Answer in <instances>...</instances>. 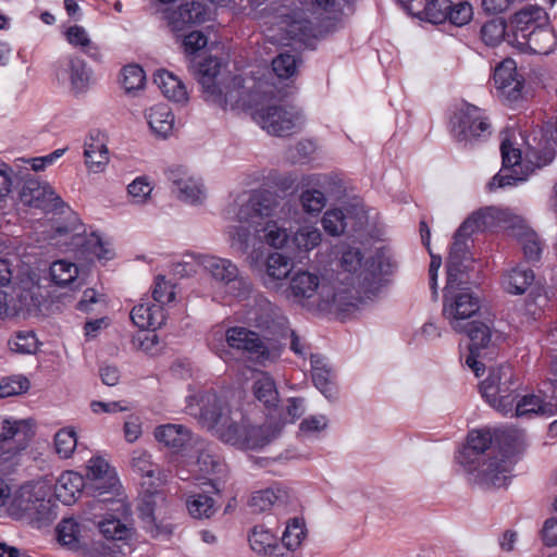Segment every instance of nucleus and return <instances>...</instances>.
<instances>
[{"label":"nucleus","instance_id":"44","mask_svg":"<svg viewBox=\"0 0 557 557\" xmlns=\"http://www.w3.org/2000/svg\"><path fill=\"white\" fill-rule=\"evenodd\" d=\"M119 83L127 96L136 97L146 87V73L138 64H126L121 69Z\"/></svg>","mask_w":557,"mask_h":557},{"label":"nucleus","instance_id":"14","mask_svg":"<svg viewBox=\"0 0 557 557\" xmlns=\"http://www.w3.org/2000/svg\"><path fill=\"white\" fill-rule=\"evenodd\" d=\"M252 120L268 134L288 136L301 129L305 123L302 113L284 104L256 106Z\"/></svg>","mask_w":557,"mask_h":557},{"label":"nucleus","instance_id":"2","mask_svg":"<svg viewBox=\"0 0 557 557\" xmlns=\"http://www.w3.org/2000/svg\"><path fill=\"white\" fill-rule=\"evenodd\" d=\"M290 211L288 201L269 190L238 195L224 210L231 247L242 253L262 244L287 249L292 231L286 222Z\"/></svg>","mask_w":557,"mask_h":557},{"label":"nucleus","instance_id":"41","mask_svg":"<svg viewBox=\"0 0 557 557\" xmlns=\"http://www.w3.org/2000/svg\"><path fill=\"white\" fill-rule=\"evenodd\" d=\"M534 280L533 270L519 264L503 274L502 287L508 294L522 295L533 284Z\"/></svg>","mask_w":557,"mask_h":557},{"label":"nucleus","instance_id":"35","mask_svg":"<svg viewBox=\"0 0 557 557\" xmlns=\"http://www.w3.org/2000/svg\"><path fill=\"white\" fill-rule=\"evenodd\" d=\"M322 240L320 230L312 224H302L290 232L288 250L294 255H307L317 248Z\"/></svg>","mask_w":557,"mask_h":557},{"label":"nucleus","instance_id":"40","mask_svg":"<svg viewBox=\"0 0 557 557\" xmlns=\"http://www.w3.org/2000/svg\"><path fill=\"white\" fill-rule=\"evenodd\" d=\"M249 544L257 554L268 557H290L289 554L282 552L277 544L275 535L268 529L257 525L249 535Z\"/></svg>","mask_w":557,"mask_h":557},{"label":"nucleus","instance_id":"30","mask_svg":"<svg viewBox=\"0 0 557 557\" xmlns=\"http://www.w3.org/2000/svg\"><path fill=\"white\" fill-rule=\"evenodd\" d=\"M153 436L159 444L172 449L174 453L187 450L196 442L190 431L182 424H162L154 429Z\"/></svg>","mask_w":557,"mask_h":557},{"label":"nucleus","instance_id":"25","mask_svg":"<svg viewBox=\"0 0 557 557\" xmlns=\"http://www.w3.org/2000/svg\"><path fill=\"white\" fill-rule=\"evenodd\" d=\"M221 62L216 58L208 57L198 62L196 66V74L201 84L206 97V101L210 103H225L222 98L221 82L224 77L218 78L221 75Z\"/></svg>","mask_w":557,"mask_h":557},{"label":"nucleus","instance_id":"47","mask_svg":"<svg viewBox=\"0 0 557 557\" xmlns=\"http://www.w3.org/2000/svg\"><path fill=\"white\" fill-rule=\"evenodd\" d=\"M154 189V182L148 175L136 176L126 187L129 202L135 206H145L151 198Z\"/></svg>","mask_w":557,"mask_h":557},{"label":"nucleus","instance_id":"32","mask_svg":"<svg viewBox=\"0 0 557 557\" xmlns=\"http://www.w3.org/2000/svg\"><path fill=\"white\" fill-rule=\"evenodd\" d=\"M163 500L162 495L152 494L144 498L138 506L139 517L145 529L154 537L168 536L172 533L170 523L158 520L157 507Z\"/></svg>","mask_w":557,"mask_h":557},{"label":"nucleus","instance_id":"24","mask_svg":"<svg viewBox=\"0 0 557 557\" xmlns=\"http://www.w3.org/2000/svg\"><path fill=\"white\" fill-rule=\"evenodd\" d=\"M331 178L326 174H310L302 176L300 185V203L305 212L319 214L326 205V198L321 189H325Z\"/></svg>","mask_w":557,"mask_h":557},{"label":"nucleus","instance_id":"53","mask_svg":"<svg viewBox=\"0 0 557 557\" xmlns=\"http://www.w3.org/2000/svg\"><path fill=\"white\" fill-rule=\"evenodd\" d=\"M174 299L175 285L171 281L165 280L164 276H157L151 300L162 307L165 304L172 302Z\"/></svg>","mask_w":557,"mask_h":557},{"label":"nucleus","instance_id":"9","mask_svg":"<svg viewBox=\"0 0 557 557\" xmlns=\"http://www.w3.org/2000/svg\"><path fill=\"white\" fill-rule=\"evenodd\" d=\"M209 346L225 361L231 356L228 349L242 351L259 364L272 362L280 356L277 348L271 346L257 332L245 326H232L225 331H213L209 338Z\"/></svg>","mask_w":557,"mask_h":557},{"label":"nucleus","instance_id":"21","mask_svg":"<svg viewBox=\"0 0 557 557\" xmlns=\"http://www.w3.org/2000/svg\"><path fill=\"white\" fill-rule=\"evenodd\" d=\"M255 83L249 79L246 81L242 76H233L231 78H223L221 82L222 98L225 103H213L223 110L227 109H251L253 102L257 101L258 92L252 90Z\"/></svg>","mask_w":557,"mask_h":557},{"label":"nucleus","instance_id":"46","mask_svg":"<svg viewBox=\"0 0 557 557\" xmlns=\"http://www.w3.org/2000/svg\"><path fill=\"white\" fill-rule=\"evenodd\" d=\"M306 537L307 529L304 519L297 517L289 519L282 534V550L285 548V554L292 557V553L300 548Z\"/></svg>","mask_w":557,"mask_h":557},{"label":"nucleus","instance_id":"1","mask_svg":"<svg viewBox=\"0 0 557 557\" xmlns=\"http://www.w3.org/2000/svg\"><path fill=\"white\" fill-rule=\"evenodd\" d=\"M336 272L323 273L296 270L282 296L307 312L345 319L379 296L396 273L398 262L388 247L377 248L367 257L360 247L342 244L336 250Z\"/></svg>","mask_w":557,"mask_h":557},{"label":"nucleus","instance_id":"58","mask_svg":"<svg viewBox=\"0 0 557 557\" xmlns=\"http://www.w3.org/2000/svg\"><path fill=\"white\" fill-rule=\"evenodd\" d=\"M84 250L90 256V259L96 258L98 260H109L112 256L111 250L106 247L101 237L95 233H91L84 243Z\"/></svg>","mask_w":557,"mask_h":557},{"label":"nucleus","instance_id":"18","mask_svg":"<svg viewBox=\"0 0 557 557\" xmlns=\"http://www.w3.org/2000/svg\"><path fill=\"white\" fill-rule=\"evenodd\" d=\"M168 182L176 197L189 205H200L207 198L202 180L182 164H172L164 171Z\"/></svg>","mask_w":557,"mask_h":557},{"label":"nucleus","instance_id":"61","mask_svg":"<svg viewBox=\"0 0 557 557\" xmlns=\"http://www.w3.org/2000/svg\"><path fill=\"white\" fill-rule=\"evenodd\" d=\"M208 44L207 37L203 33L194 30L184 37L183 45L185 52L194 54L198 50L205 48Z\"/></svg>","mask_w":557,"mask_h":557},{"label":"nucleus","instance_id":"11","mask_svg":"<svg viewBox=\"0 0 557 557\" xmlns=\"http://www.w3.org/2000/svg\"><path fill=\"white\" fill-rule=\"evenodd\" d=\"M52 487L44 481L26 483L11 492L8 515L15 519L48 520L52 515Z\"/></svg>","mask_w":557,"mask_h":557},{"label":"nucleus","instance_id":"43","mask_svg":"<svg viewBox=\"0 0 557 557\" xmlns=\"http://www.w3.org/2000/svg\"><path fill=\"white\" fill-rule=\"evenodd\" d=\"M51 281L58 286H71L73 288L82 285V276L76 263L60 259L50 265Z\"/></svg>","mask_w":557,"mask_h":557},{"label":"nucleus","instance_id":"7","mask_svg":"<svg viewBox=\"0 0 557 557\" xmlns=\"http://www.w3.org/2000/svg\"><path fill=\"white\" fill-rule=\"evenodd\" d=\"M465 237L469 240L474 232L493 227H503L521 244L525 259L537 261L541 258L543 244L527 221L508 208L488 207L472 213L466 221H471Z\"/></svg>","mask_w":557,"mask_h":557},{"label":"nucleus","instance_id":"19","mask_svg":"<svg viewBox=\"0 0 557 557\" xmlns=\"http://www.w3.org/2000/svg\"><path fill=\"white\" fill-rule=\"evenodd\" d=\"M86 469V485L88 491H92V499L121 495L116 471L104 458L100 456L90 458Z\"/></svg>","mask_w":557,"mask_h":557},{"label":"nucleus","instance_id":"55","mask_svg":"<svg viewBox=\"0 0 557 557\" xmlns=\"http://www.w3.org/2000/svg\"><path fill=\"white\" fill-rule=\"evenodd\" d=\"M131 466L134 471L143 476L153 478L154 466L151 461V455L145 449H135L132 454Z\"/></svg>","mask_w":557,"mask_h":557},{"label":"nucleus","instance_id":"29","mask_svg":"<svg viewBox=\"0 0 557 557\" xmlns=\"http://www.w3.org/2000/svg\"><path fill=\"white\" fill-rule=\"evenodd\" d=\"M107 135L101 131H91L84 144V157L87 168L95 172H102L110 160Z\"/></svg>","mask_w":557,"mask_h":557},{"label":"nucleus","instance_id":"38","mask_svg":"<svg viewBox=\"0 0 557 557\" xmlns=\"http://www.w3.org/2000/svg\"><path fill=\"white\" fill-rule=\"evenodd\" d=\"M351 211L342 209L327 210L322 219V225L325 232L332 236H338L343 234L349 226L351 230L358 231L362 227L366 220L362 214L356 223H351Z\"/></svg>","mask_w":557,"mask_h":557},{"label":"nucleus","instance_id":"16","mask_svg":"<svg viewBox=\"0 0 557 557\" xmlns=\"http://www.w3.org/2000/svg\"><path fill=\"white\" fill-rule=\"evenodd\" d=\"M462 333H466L470 341L465 363L474 372L475 376H480L484 371V363L481 359L487 355L486 350L491 349L500 338V334L494 330L491 320H471Z\"/></svg>","mask_w":557,"mask_h":557},{"label":"nucleus","instance_id":"34","mask_svg":"<svg viewBox=\"0 0 557 557\" xmlns=\"http://www.w3.org/2000/svg\"><path fill=\"white\" fill-rule=\"evenodd\" d=\"M153 81L170 101L177 104H186L189 100V94L184 82L168 70H158L154 73Z\"/></svg>","mask_w":557,"mask_h":557},{"label":"nucleus","instance_id":"36","mask_svg":"<svg viewBox=\"0 0 557 557\" xmlns=\"http://www.w3.org/2000/svg\"><path fill=\"white\" fill-rule=\"evenodd\" d=\"M145 117L151 132L160 138H166L172 134L174 115L165 103H158L148 108Z\"/></svg>","mask_w":557,"mask_h":557},{"label":"nucleus","instance_id":"50","mask_svg":"<svg viewBox=\"0 0 557 557\" xmlns=\"http://www.w3.org/2000/svg\"><path fill=\"white\" fill-rule=\"evenodd\" d=\"M55 454L61 459L72 457L77 447V433L73 426L60 429L53 436Z\"/></svg>","mask_w":557,"mask_h":557},{"label":"nucleus","instance_id":"20","mask_svg":"<svg viewBox=\"0 0 557 557\" xmlns=\"http://www.w3.org/2000/svg\"><path fill=\"white\" fill-rule=\"evenodd\" d=\"M54 74L59 84L69 87L75 95L86 92L91 85L92 71L86 61L77 55L60 59Z\"/></svg>","mask_w":557,"mask_h":557},{"label":"nucleus","instance_id":"15","mask_svg":"<svg viewBox=\"0 0 557 557\" xmlns=\"http://www.w3.org/2000/svg\"><path fill=\"white\" fill-rule=\"evenodd\" d=\"M454 138L465 146L486 138L491 134V123L485 111L473 104L460 106L450 119Z\"/></svg>","mask_w":557,"mask_h":557},{"label":"nucleus","instance_id":"51","mask_svg":"<svg viewBox=\"0 0 557 557\" xmlns=\"http://www.w3.org/2000/svg\"><path fill=\"white\" fill-rule=\"evenodd\" d=\"M508 35L506 34V23L500 18L487 21L481 28V38L490 47H495L505 39L508 41Z\"/></svg>","mask_w":557,"mask_h":557},{"label":"nucleus","instance_id":"45","mask_svg":"<svg viewBox=\"0 0 557 557\" xmlns=\"http://www.w3.org/2000/svg\"><path fill=\"white\" fill-rule=\"evenodd\" d=\"M311 375L315 387L326 397L333 396L332 369L327 361L319 356H310Z\"/></svg>","mask_w":557,"mask_h":557},{"label":"nucleus","instance_id":"13","mask_svg":"<svg viewBox=\"0 0 557 557\" xmlns=\"http://www.w3.org/2000/svg\"><path fill=\"white\" fill-rule=\"evenodd\" d=\"M519 379L508 364L491 368L488 375L480 384V391L485 400L503 414L513 412Z\"/></svg>","mask_w":557,"mask_h":557},{"label":"nucleus","instance_id":"62","mask_svg":"<svg viewBox=\"0 0 557 557\" xmlns=\"http://www.w3.org/2000/svg\"><path fill=\"white\" fill-rule=\"evenodd\" d=\"M306 410L305 399L300 397L288 398L285 409V422L293 423L300 418Z\"/></svg>","mask_w":557,"mask_h":557},{"label":"nucleus","instance_id":"22","mask_svg":"<svg viewBox=\"0 0 557 557\" xmlns=\"http://www.w3.org/2000/svg\"><path fill=\"white\" fill-rule=\"evenodd\" d=\"M295 264L292 257L273 251L270 252L264 261V272L262 283L269 290L281 293L286 287V281L293 275Z\"/></svg>","mask_w":557,"mask_h":557},{"label":"nucleus","instance_id":"5","mask_svg":"<svg viewBox=\"0 0 557 557\" xmlns=\"http://www.w3.org/2000/svg\"><path fill=\"white\" fill-rule=\"evenodd\" d=\"M465 221L457 230L447 260V281L444 288L443 317L457 333L466 331V326L480 310V298L466 286L467 272L473 262L469 255L468 239L465 232L471 225Z\"/></svg>","mask_w":557,"mask_h":557},{"label":"nucleus","instance_id":"59","mask_svg":"<svg viewBox=\"0 0 557 557\" xmlns=\"http://www.w3.org/2000/svg\"><path fill=\"white\" fill-rule=\"evenodd\" d=\"M65 152V149H57L53 152L36 158L29 159H17L15 164L16 166H23L25 164H29L32 170L35 172L42 171L46 168L52 165L59 158H61Z\"/></svg>","mask_w":557,"mask_h":557},{"label":"nucleus","instance_id":"63","mask_svg":"<svg viewBox=\"0 0 557 557\" xmlns=\"http://www.w3.org/2000/svg\"><path fill=\"white\" fill-rule=\"evenodd\" d=\"M90 409L94 413H116L127 410V407L122 401H100L94 400L90 403Z\"/></svg>","mask_w":557,"mask_h":557},{"label":"nucleus","instance_id":"54","mask_svg":"<svg viewBox=\"0 0 557 557\" xmlns=\"http://www.w3.org/2000/svg\"><path fill=\"white\" fill-rule=\"evenodd\" d=\"M38 288V277L28 275L26 278H22L16 287V290H21L18 294L20 305L15 308V311L23 310L34 302V290Z\"/></svg>","mask_w":557,"mask_h":557},{"label":"nucleus","instance_id":"49","mask_svg":"<svg viewBox=\"0 0 557 557\" xmlns=\"http://www.w3.org/2000/svg\"><path fill=\"white\" fill-rule=\"evenodd\" d=\"M190 448L195 449V453L197 454V459L193 463V471L202 474H211L222 468V465L214 458L203 441L197 438Z\"/></svg>","mask_w":557,"mask_h":557},{"label":"nucleus","instance_id":"48","mask_svg":"<svg viewBox=\"0 0 557 557\" xmlns=\"http://www.w3.org/2000/svg\"><path fill=\"white\" fill-rule=\"evenodd\" d=\"M255 397L267 408L276 407L278 392L274 380L268 373H260L253 383Z\"/></svg>","mask_w":557,"mask_h":557},{"label":"nucleus","instance_id":"39","mask_svg":"<svg viewBox=\"0 0 557 557\" xmlns=\"http://www.w3.org/2000/svg\"><path fill=\"white\" fill-rule=\"evenodd\" d=\"M287 500L288 491L285 487L275 484L251 493L248 505L252 511L263 512L271 509L274 505L284 504Z\"/></svg>","mask_w":557,"mask_h":557},{"label":"nucleus","instance_id":"37","mask_svg":"<svg viewBox=\"0 0 557 557\" xmlns=\"http://www.w3.org/2000/svg\"><path fill=\"white\" fill-rule=\"evenodd\" d=\"M85 486L87 487L85 479L79 473L65 471L54 485V495L61 503L71 505L75 503Z\"/></svg>","mask_w":557,"mask_h":557},{"label":"nucleus","instance_id":"26","mask_svg":"<svg viewBox=\"0 0 557 557\" xmlns=\"http://www.w3.org/2000/svg\"><path fill=\"white\" fill-rule=\"evenodd\" d=\"M210 9L198 1L181 5L177 10L164 12V20L174 33L191 25L202 24L210 18Z\"/></svg>","mask_w":557,"mask_h":557},{"label":"nucleus","instance_id":"64","mask_svg":"<svg viewBox=\"0 0 557 557\" xmlns=\"http://www.w3.org/2000/svg\"><path fill=\"white\" fill-rule=\"evenodd\" d=\"M542 540L546 546H557V519L549 518L544 522Z\"/></svg>","mask_w":557,"mask_h":557},{"label":"nucleus","instance_id":"56","mask_svg":"<svg viewBox=\"0 0 557 557\" xmlns=\"http://www.w3.org/2000/svg\"><path fill=\"white\" fill-rule=\"evenodd\" d=\"M38 341L32 331L18 332L10 342L13 351L21 354H34L37 350Z\"/></svg>","mask_w":557,"mask_h":557},{"label":"nucleus","instance_id":"52","mask_svg":"<svg viewBox=\"0 0 557 557\" xmlns=\"http://www.w3.org/2000/svg\"><path fill=\"white\" fill-rule=\"evenodd\" d=\"M329 426V418L318 413L305 418L299 424V433L306 437H318Z\"/></svg>","mask_w":557,"mask_h":557},{"label":"nucleus","instance_id":"27","mask_svg":"<svg viewBox=\"0 0 557 557\" xmlns=\"http://www.w3.org/2000/svg\"><path fill=\"white\" fill-rule=\"evenodd\" d=\"M21 201L29 207L48 209L63 212L65 203L49 184H41L35 180L25 182L21 191Z\"/></svg>","mask_w":557,"mask_h":557},{"label":"nucleus","instance_id":"3","mask_svg":"<svg viewBox=\"0 0 557 557\" xmlns=\"http://www.w3.org/2000/svg\"><path fill=\"white\" fill-rule=\"evenodd\" d=\"M525 444L523 431L515 428L472 430L455 456L460 472L471 484L481 487L506 486L511 478L515 455Z\"/></svg>","mask_w":557,"mask_h":557},{"label":"nucleus","instance_id":"4","mask_svg":"<svg viewBox=\"0 0 557 557\" xmlns=\"http://www.w3.org/2000/svg\"><path fill=\"white\" fill-rule=\"evenodd\" d=\"M187 412L213 432L222 442L242 449H259L275 440L281 426L264 424L248 426L240 411L230 406L214 393H206L199 399L191 398Z\"/></svg>","mask_w":557,"mask_h":557},{"label":"nucleus","instance_id":"8","mask_svg":"<svg viewBox=\"0 0 557 557\" xmlns=\"http://www.w3.org/2000/svg\"><path fill=\"white\" fill-rule=\"evenodd\" d=\"M513 29L508 44L521 52L548 54L557 46V37L548 22L545 10L529 5L518 11L512 18Z\"/></svg>","mask_w":557,"mask_h":557},{"label":"nucleus","instance_id":"33","mask_svg":"<svg viewBox=\"0 0 557 557\" xmlns=\"http://www.w3.org/2000/svg\"><path fill=\"white\" fill-rule=\"evenodd\" d=\"M91 523L85 521L84 511L79 519L64 518L57 527L58 542L70 548H77L83 540L90 536Z\"/></svg>","mask_w":557,"mask_h":557},{"label":"nucleus","instance_id":"60","mask_svg":"<svg viewBox=\"0 0 557 557\" xmlns=\"http://www.w3.org/2000/svg\"><path fill=\"white\" fill-rule=\"evenodd\" d=\"M27 388L28 381L26 379H2L0 380V398L18 395L25 392Z\"/></svg>","mask_w":557,"mask_h":557},{"label":"nucleus","instance_id":"23","mask_svg":"<svg viewBox=\"0 0 557 557\" xmlns=\"http://www.w3.org/2000/svg\"><path fill=\"white\" fill-rule=\"evenodd\" d=\"M220 493V488L212 479L203 482L201 486L190 491L186 496V508L194 519H209L218 510L214 495Z\"/></svg>","mask_w":557,"mask_h":557},{"label":"nucleus","instance_id":"28","mask_svg":"<svg viewBox=\"0 0 557 557\" xmlns=\"http://www.w3.org/2000/svg\"><path fill=\"white\" fill-rule=\"evenodd\" d=\"M494 83L500 97L509 101L520 98L523 82L517 73V64L512 59H505L494 71Z\"/></svg>","mask_w":557,"mask_h":557},{"label":"nucleus","instance_id":"10","mask_svg":"<svg viewBox=\"0 0 557 557\" xmlns=\"http://www.w3.org/2000/svg\"><path fill=\"white\" fill-rule=\"evenodd\" d=\"M129 513V506L121 495L92 499L84 508L85 521L111 541L131 539L132 528L126 522Z\"/></svg>","mask_w":557,"mask_h":557},{"label":"nucleus","instance_id":"42","mask_svg":"<svg viewBox=\"0 0 557 557\" xmlns=\"http://www.w3.org/2000/svg\"><path fill=\"white\" fill-rule=\"evenodd\" d=\"M65 38L67 42L74 47L79 49L83 53H85L90 60L95 62H101L103 59V54L101 52V48L98 44L94 42L86 30L85 27L81 25L70 26L65 33Z\"/></svg>","mask_w":557,"mask_h":557},{"label":"nucleus","instance_id":"17","mask_svg":"<svg viewBox=\"0 0 557 557\" xmlns=\"http://www.w3.org/2000/svg\"><path fill=\"white\" fill-rule=\"evenodd\" d=\"M33 419L0 416V461L5 462L23 449L35 434Z\"/></svg>","mask_w":557,"mask_h":557},{"label":"nucleus","instance_id":"6","mask_svg":"<svg viewBox=\"0 0 557 557\" xmlns=\"http://www.w3.org/2000/svg\"><path fill=\"white\" fill-rule=\"evenodd\" d=\"M500 152L503 168L487 184L491 191L524 182L535 169L546 166L555 158V151L552 147H545L539 151L529 143L527 149L522 152L518 143H516L515 131L503 134Z\"/></svg>","mask_w":557,"mask_h":557},{"label":"nucleus","instance_id":"12","mask_svg":"<svg viewBox=\"0 0 557 557\" xmlns=\"http://www.w3.org/2000/svg\"><path fill=\"white\" fill-rule=\"evenodd\" d=\"M194 259L225 295L242 300L251 293V282L240 274L232 260L213 255H197Z\"/></svg>","mask_w":557,"mask_h":557},{"label":"nucleus","instance_id":"57","mask_svg":"<svg viewBox=\"0 0 557 557\" xmlns=\"http://www.w3.org/2000/svg\"><path fill=\"white\" fill-rule=\"evenodd\" d=\"M272 69L280 78L292 77L297 70V61L295 55L289 53H281L272 61Z\"/></svg>","mask_w":557,"mask_h":557},{"label":"nucleus","instance_id":"31","mask_svg":"<svg viewBox=\"0 0 557 557\" xmlns=\"http://www.w3.org/2000/svg\"><path fill=\"white\" fill-rule=\"evenodd\" d=\"M135 326L144 331H156L165 321L163 307L157 305L151 298H141L129 313Z\"/></svg>","mask_w":557,"mask_h":557}]
</instances>
